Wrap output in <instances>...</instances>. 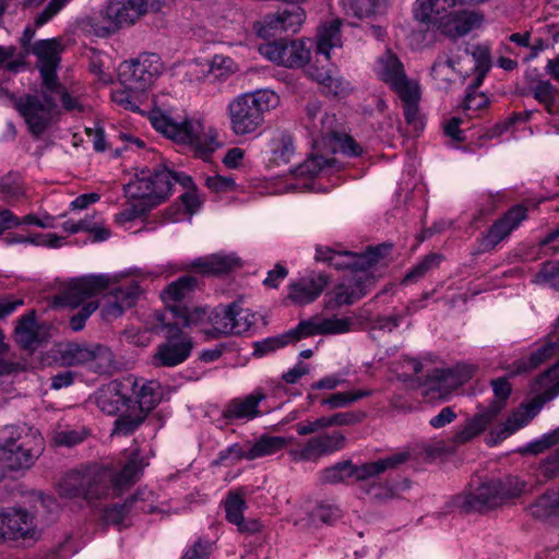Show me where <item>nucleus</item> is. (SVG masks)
I'll use <instances>...</instances> for the list:
<instances>
[{
	"instance_id": "f257e3e1",
	"label": "nucleus",
	"mask_w": 559,
	"mask_h": 559,
	"mask_svg": "<svg viewBox=\"0 0 559 559\" xmlns=\"http://www.w3.org/2000/svg\"><path fill=\"white\" fill-rule=\"evenodd\" d=\"M159 399L157 382L129 374L100 388L95 394V404L102 413L117 416L111 436L127 437L142 426Z\"/></svg>"
},
{
	"instance_id": "f03ea898",
	"label": "nucleus",
	"mask_w": 559,
	"mask_h": 559,
	"mask_svg": "<svg viewBox=\"0 0 559 559\" xmlns=\"http://www.w3.org/2000/svg\"><path fill=\"white\" fill-rule=\"evenodd\" d=\"M148 463L133 451L120 471L106 466H88L66 473L57 485L60 498L87 503L121 493L132 486Z\"/></svg>"
},
{
	"instance_id": "7ed1b4c3",
	"label": "nucleus",
	"mask_w": 559,
	"mask_h": 559,
	"mask_svg": "<svg viewBox=\"0 0 559 559\" xmlns=\"http://www.w3.org/2000/svg\"><path fill=\"white\" fill-rule=\"evenodd\" d=\"M459 3V0H417L414 15L416 20L455 40L479 28L484 22L481 13L468 9H456Z\"/></svg>"
},
{
	"instance_id": "20e7f679",
	"label": "nucleus",
	"mask_w": 559,
	"mask_h": 559,
	"mask_svg": "<svg viewBox=\"0 0 559 559\" xmlns=\"http://www.w3.org/2000/svg\"><path fill=\"white\" fill-rule=\"evenodd\" d=\"M150 120L154 129L176 143L190 146L195 156L207 160L219 147L217 134L205 128L199 120L185 119L181 122L160 110L152 111Z\"/></svg>"
},
{
	"instance_id": "39448f33",
	"label": "nucleus",
	"mask_w": 559,
	"mask_h": 559,
	"mask_svg": "<svg viewBox=\"0 0 559 559\" xmlns=\"http://www.w3.org/2000/svg\"><path fill=\"white\" fill-rule=\"evenodd\" d=\"M278 103V96L271 90L238 95L227 106L230 130L238 136L254 133L264 124L265 112Z\"/></svg>"
},
{
	"instance_id": "423d86ee",
	"label": "nucleus",
	"mask_w": 559,
	"mask_h": 559,
	"mask_svg": "<svg viewBox=\"0 0 559 559\" xmlns=\"http://www.w3.org/2000/svg\"><path fill=\"white\" fill-rule=\"evenodd\" d=\"M43 451V438L28 429L22 436L19 428L7 426L0 431V480L9 471L29 468Z\"/></svg>"
},
{
	"instance_id": "0eeeda50",
	"label": "nucleus",
	"mask_w": 559,
	"mask_h": 559,
	"mask_svg": "<svg viewBox=\"0 0 559 559\" xmlns=\"http://www.w3.org/2000/svg\"><path fill=\"white\" fill-rule=\"evenodd\" d=\"M537 384L542 390L537 397L539 404L521 405L515 409L503 424L489 431L486 441L488 445H497L526 426L538 414L542 404L559 395V361L538 377Z\"/></svg>"
},
{
	"instance_id": "6e6552de",
	"label": "nucleus",
	"mask_w": 559,
	"mask_h": 559,
	"mask_svg": "<svg viewBox=\"0 0 559 559\" xmlns=\"http://www.w3.org/2000/svg\"><path fill=\"white\" fill-rule=\"evenodd\" d=\"M179 314L176 306H168L157 317L160 332L165 337V342L158 345L153 357L154 365L157 367H175L190 356L192 340L182 331L183 328L190 326L180 323Z\"/></svg>"
},
{
	"instance_id": "1a4fd4ad",
	"label": "nucleus",
	"mask_w": 559,
	"mask_h": 559,
	"mask_svg": "<svg viewBox=\"0 0 559 559\" xmlns=\"http://www.w3.org/2000/svg\"><path fill=\"white\" fill-rule=\"evenodd\" d=\"M174 183H179L187 190L194 189L190 176L162 167L142 169L124 190L132 199L147 200L150 205H156L170 194Z\"/></svg>"
},
{
	"instance_id": "9d476101",
	"label": "nucleus",
	"mask_w": 559,
	"mask_h": 559,
	"mask_svg": "<svg viewBox=\"0 0 559 559\" xmlns=\"http://www.w3.org/2000/svg\"><path fill=\"white\" fill-rule=\"evenodd\" d=\"M491 385L495 393L492 403L467 418L452 437L442 439L450 454L481 435L504 407L511 394V384L507 378H498L491 381Z\"/></svg>"
},
{
	"instance_id": "9b49d317",
	"label": "nucleus",
	"mask_w": 559,
	"mask_h": 559,
	"mask_svg": "<svg viewBox=\"0 0 559 559\" xmlns=\"http://www.w3.org/2000/svg\"><path fill=\"white\" fill-rule=\"evenodd\" d=\"M444 454H450V452L442 440L431 443H416L384 459L367 462L361 465H354V477L357 480H367L378 477L386 471L394 469L409 461L425 462Z\"/></svg>"
},
{
	"instance_id": "f8f14e48",
	"label": "nucleus",
	"mask_w": 559,
	"mask_h": 559,
	"mask_svg": "<svg viewBox=\"0 0 559 559\" xmlns=\"http://www.w3.org/2000/svg\"><path fill=\"white\" fill-rule=\"evenodd\" d=\"M55 359L63 367H85L98 374H111L116 369L112 352L96 343L60 344Z\"/></svg>"
},
{
	"instance_id": "ddd939ff",
	"label": "nucleus",
	"mask_w": 559,
	"mask_h": 559,
	"mask_svg": "<svg viewBox=\"0 0 559 559\" xmlns=\"http://www.w3.org/2000/svg\"><path fill=\"white\" fill-rule=\"evenodd\" d=\"M14 108L25 120L29 132L39 138L49 127L57 98L41 85L40 95L25 94L14 99Z\"/></svg>"
},
{
	"instance_id": "4468645a",
	"label": "nucleus",
	"mask_w": 559,
	"mask_h": 559,
	"mask_svg": "<svg viewBox=\"0 0 559 559\" xmlns=\"http://www.w3.org/2000/svg\"><path fill=\"white\" fill-rule=\"evenodd\" d=\"M179 314V321L182 325L197 326L211 340L230 335V304L219 305L213 309L194 308L189 310L187 307L176 306Z\"/></svg>"
},
{
	"instance_id": "2eb2a0df",
	"label": "nucleus",
	"mask_w": 559,
	"mask_h": 559,
	"mask_svg": "<svg viewBox=\"0 0 559 559\" xmlns=\"http://www.w3.org/2000/svg\"><path fill=\"white\" fill-rule=\"evenodd\" d=\"M521 484L511 492L503 491L502 483L499 480H490L480 484L474 489L457 495L453 504L455 508L465 513L485 512L497 508L506 499L514 498L521 495Z\"/></svg>"
},
{
	"instance_id": "dca6fc26",
	"label": "nucleus",
	"mask_w": 559,
	"mask_h": 559,
	"mask_svg": "<svg viewBox=\"0 0 559 559\" xmlns=\"http://www.w3.org/2000/svg\"><path fill=\"white\" fill-rule=\"evenodd\" d=\"M163 63L156 53H141L136 59L119 66L118 78L122 86L144 92L162 73Z\"/></svg>"
},
{
	"instance_id": "f3484780",
	"label": "nucleus",
	"mask_w": 559,
	"mask_h": 559,
	"mask_svg": "<svg viewBox=\"0 0 559 559\" xmlns=\"http://www.w3.org/2000/svg\"><path fill=\"white\" fill-rule=\"evenodd\" d=\"M385 250V247H370L362 253H355L348 250L318 246L316 248V260L325 262L335 270L366 271L383 257Z\"/></svg>"
},
{
	"instance_id": "a211bd4d",
	"label": "nucleus",
	"mask_w": 559,
	"mask_h": 559,
	"mask_svg": "<svg viewBox=\"0 0 559 559\" xmlns=\"http://www.w3.org/2000/svg\"><path fill=\"white\" fill-rule=\"evenodd\" d=\"M262 56L286 68H300L310 59V49L304 40L278 39L259 47Z\"/></svg>"
},
{
	"instance_id": "6ab92c4d",
	"label": "nucleus",
	"mask_w": 559,
	"mask_h": 559,
	"mask_svg": "<svg viewBox=\"0 0 559 559\" xmlns=\"http://www.w3.org/2000/svg\"><path fill=\"white\" fill-rule=\"evenodd\" d=\"M527 218V207L523 204L512 206L502 217L497 219L487 233L477 239L475 253H485L493 250L502 240L516 229Z\"/></svg>"
},
{
	"instance_id": "aec40b11",
	"label": "nucleus",
	"mask_w": 559,
	"mask_h": 559,
	"mask_svg": "<svg viewBox=\"0 0 559 559\" xmlns=\"http://www.w3.org/2000/svg\"><path fill=\"white\" fill-rule=\"evenodd\" d=\"M345 443L346 438L340 431L321 433L292 449L290 456L295 462H317L325 455L342 450Z\"/></svg>"
},
{
	"instance_id": "412c9836",
	"label": "nucleus",
	"mask_w": 559,
	"mask_h": 559,
	"mask_svg": "<svg viewBox=\"0 0 559 559\" xmlns=\"http://www.w3.org/2000/svg\"><path fill=\"white\" fill-rule=\"evenodd\" d=\"M109 278L106 275H91L70 282L57 296L59 306L76 308L93 296L100 294L108 287Z\"/></svg>"
},
{
	"instance_id": "4be33fe9",
	"label": "nucleus",
	"mask_w": 559,
	"mask_h": 559,
	"mask_svg": "<svg viewBox=\"0 0 559 559\" xmlns=\"http://www.w3.org/2000/svg\"><path fill=\"white\" fill-rule=\"evenodd\" d=\"M63 40L61 37L39 39L35 41L29 53L37 58V67L43 80V86L55 84L58 80L57 68L61 61L63 51Z\"/></svg>"
},
{
	"instance_id": "5701e85b",
	"label": "nucleus",
	"mask_w": 559,
	"mask_h": 559,
	"mask_svg": "<svg viewBox=\"0 0 559 559\" xmlns=\"http://www.w3.org/2000/svg\"><path fill=\"white\" fill-rule=\"evenodd\" d=\"M305 20V12L300 7H292L282 12L269 14L255 24L257 34L261 38H270L282 32H298Z\"/></svg>"
},
{
	"instance_id": "b1692460",
	"label": "nucleus",
	"mask_w": 559,
	"mask_h": 559,
	"mask_svg": "<svg viewBox=\"0 0 559 559\" xmlns=\"http://www.w3.org/2000/svg\"><path fill=\"white\" fill-rule=\"evenodd\" d=\"M373 71L377 78L395 93L416 83L407 78L403 63L390 49H386L377 58Z\"/></svg>"
},
{
	"instance_id": "393cba45",
	"label": "nucleus",
	"mask_w": 559,
	"mask_h": 559,
	"mask_svg": "<svg viewBox=\"0 0 559 559\" xmlns=\"http://www.w3.org/2000/svg\"><path fill=\"white\" fill-rule=\"evenodd\" d=\"M371 280L367 276H354L350 280L344 281L333 287L325 295V308L334 311L342 306H349L366 296L368 293V285Z\"/></svg>"
},
{
	"instance_id": "a878e982",
	"label": "nucleus",
	"mask_w": 559,
	"mask_h": 559,
	"mask_svg": "<svg viewBox=\"0 0 559 559\" xmlns=\"http://www.w3.org/2000/svg\"><path fill=\"white\" fill-rule=\"evenodd\" d=\"M141 294L139 284L134 281L127 285L112 288L104 296L102 308L103 317L106 320H112L120 317L126 309L135 305Z\"/></svg>"
},
{
	"instance_id": "bb28decb",
	"label": "nucleus",
	"mask_w": 559,
	"mask_h": 559,
	"mask_svg": "<svg viewBox=\"0 0 559 559\" xmlns=\"http://www.w3.org/2000/svg\"><path fill=\"white\" fill-rule=\"evenodd\" d=\"M330 278L324 273H310L288 285V299L296 305L313 302L328 286Z\"/></svg>"
},
{
	"instance_id": "cd10ccee",
	"label": "nucleus",
	"mask_w": 559,
	"mask_h": 559,
	"mask_svg": "<svg viewBox=\"0 0 559 559\" xmlns=\"http://www.w3.org/2000/svg\"><path fill=\"white\" fill-rule=\"evenodd\" d=\"M148 11V0H109L106 17L116 28L134 24Z\"/></svg>"
},
{
	"instance_id": "c85d7f7f",
	"label": "nucleus",
	"mask_w": 559,
	"mask_h": 559,
	"mask_svg": "<svg viewBox=\"0 0 559 559\" xmlns=\"http://www.w3.org/2000/svg\"><path fill=\"white\" fill-rule=\"evenodd\" d=\"M153 496L151 491L138 490L129 497L123 503H116L105 509L104 519L108 524L121 526L127 516L132 512L150 513L152 507L146 504L145 501L148 497Z\"/></svg>"
},
{
	"instance_id": "c756f323",
	"label": "nucleus",
	"mask_w": 559,
	"mask_h": 559,
	"mask_svg": "<svg viewBox=\"0 0 559 559\" xmlns=\"http://www.w3.org/2000/svg\"><path fill=\"white\" fill-rule=\"evenodd\" d=\"M265 400V394L254 391L245 397H236L228 402L223 411V417L228 421H249L262 415L259 405Z\"/></svg>"
},
{
	"instance_id": "7c9ffc66",
	"label": "nucleus",
	"mask_w": 559,
	"mask_h": 559,
	"mask_svg": "<svg viewBox=\"0 0 559 559\" xmlns=\"http://www.w3.org/2000/svg\"><path fill=\"white\" fill-rule=\"evenodd\" d=\"M71 0H49L43 9H40L33 17L32 24L25 26L20 44L23 48L25 57L29 53L32 48V40L35 37L36 29L45 26L51 22L69 3Z\"/></svg>"
},
{
	"instance_id": "2f4dec72",
	"label": "nucleus",
	"mask_w": 559,
	"mask_h": 559,
	"mask_svg": "<svg viewBox=\"0 0 559 559\" xmlns=\"http://www.w3.org/2000/svg\"><path fill=\"white\" fill-rule=\"evenodd\" d=\"M296 147L293 135L286 130H276L272 133L265 154L270 167L286 165L295 155Z\"/></svg>"
},
{
	"instance_id": "473e14b6",
	"label": "nucleus",
	"mask_w": 559,
	"mask_h": 559,
	"mask_svg": "<svg viewBox=\"0 0 559 559\" xmlns=\"http://www.w3.org/2000/svg\"><path fill=\"white\" fill-rule=\"evenodd\" d=\"M190 265L202 275H219L239 267L240 260L233 254L215 253L198 258Z\"/></svg>"
},
{
	"instance_id": "72a5a7b5",
	"label": "nucleus",
	"mask_w": 559,
	"mask_h": 559,
	"mask_svg": "<svg viewBox=\"0 0 559 559\" xmlns=\"http://www.w3.org/2000/svg\"><path fill=\"white\" fill-rule=\"evenodd\" d=\"M475 368L459 364L453 368L435 369L430 379L437 382L438 389L452 391L466 383L474 376Z\"/></svg>"
},
{
	"instance_id": "f704fd0d",
	"label": "nucleus",
	"mask_w": 559,
	"mask_h": 559,
	"mask_svg": "<svg viewBox=\"0 0 559 559\" xmlns=\"http://www.w3.org/2000/svg\"><path fill=\"white\" fill-rule=\"evenodd\" d=\"M39 330L40 326L36 321L35 310L21 316L14 329L16 343L23 349H34L43 341Z\"/></svg>"
},
{
	"instance_id": "c9c22d12",
	"label": "nucleus",
	"mask_w": 559,
	"mask_h": 559,
	"mask_svg": "<svg viewBox=\"0 0 559 559\" xmlns=\"http://www.w3.org/2000/svg\"><path fill=\"white\" fill-rule=\"evenodd\" d=\"M246 502L238 493H229L225 502L226 519L235 524L241 533L253 534L261 530V524L257 520H246L243 511Z\"/></svg>"
},
{
	"instance_id": "e433bc0d",
	"label": "nucleus",
	"mask_w": 559,
	"mask_h": 559,
	"mask_svg": "<svg viewBox=\"0 0 559 559\" xmlns=\"http://www.w3.org/2000/svg\"><path fill=\"white\" fill-rule=\"evenodd\" d=\"M341 169V164L334 157L328 158L320 154H311L293 173L296 177L313 178L320 175H332Z\"/></svg>"
},
{
	"instance_id": "4c0bfd02",
	"label": "nucleus",
	"mask_w": 559,
	"mask_h": 559,
	"mask_svg": "<svg viewBox=\"0 0 559 559\" xmlns=\"http://www.w3.org/2000/svg\"><path fill=\"white\" fill-rule=\"evenodd\" d=\"M341 25L342 21L335 19L319 28L316 55L322 57L324 61L331 59L330 51L333 48H340L342 46Z\"/></svg>"
},
{
	"instance_id": "58836bf2",
	"label": "nucleus",
	"mask_w": 559,
	"mask_h": 559,
	"mask_svg": "<svg viewBox=\"0 0 559 559\" xmlns=\"http://www.w3.org/2000/svg\"><path fill=\"white\" fill-rule=\"evenodd\" d=\"M559 352V336L549 334L543 343L527 357V359L519 360L518 370L528 371L537 368L544 362L551 359Z\"/></svg>"
},
{
	"instance_id": "ea45409f",
	"label": "nucleus",
	"mask_w": 559,
	"mask_h": 559,
	"mask_svg": "<svg viewBox=\"0 0 559 559\" xmlns=\"http://www.w3.org/2000/svg\"><path fill=\"white\" fill-rule=\"evenodd\" d=\"M7 539L25 538L34 528L33 516L25 510L3 511Z\"/></svg>"
},
{
	"instance_id": "a19ab883",
	"label": "nucleus",
	"mask_w": 559,
	"mask_h": 559,
	"mask_svg": "<svg viewBox=\"0 0 559 559\" xmlns=\"http://www.w3.org/2000/svg\"><path fill=\"white\" fill-rule=\"evenodd\" d=\"M526 511L536 520L559 518V488L538 496Z\"/></svg>"
},
{
	"instance_id": "79ce46f5",
	"label": "nucleus",
	"mask_w": 559,
	"mask_h": 559,
	"mask_svg": "<svg viewBox=\"0 0 559 559\" xmlns=\"http://www.w3.org/2000/svg\"><path fill=\"white\" fill-rule=\"evenodd\" d=\"M403 103L404 117L408 124H414L416 129L421 128L423 123L418 117V103L420 99V90L417 83L406 86L396 92Z\"/></svg>"
},
{
	"instance_id": "37998d69",
	"label": "nucleus",
	"mask_w": 559,
	"mask_h": 559,
	"mask_svg": "<svg viewBox=\"0 0 559 559\" xmlns=\"http://www.w3.org/2000/svg\"><path fill=\"white\" fill-rule=\"evenodd\" d=\"M260 319V314L252 312L248 308H242L237 302L230 304V330L229 333L241 335L250 331Z\"/></svg>"
},
{
	"instance_id": "c03bdc74",
	"label": "nucleus",
	"mask_w": 559,
	"mask_h": 559,
	"mask_svg": "<svg viewBox=\"0 0 559 559\" xmlns=\"http://www.w3.org/2000/svg\"><path fill=\"white\" fill-rule=\"evenodd\" d=\"M198 280L192 275H183L178 280L171 282L162 293V298L165 302L181 301L189 298L198 287Z\"/></svg>"
},
{
	"instance_id": "a18cd8bd",
	"label": "nucleus",
	"mask_w": 559,
	"mask_h": 559,
	"mask_svg": "<svg viewBox=\"0 0 559 559\" xmlns=\"http://www.w3.org/2000/svg\"><path fill=\"white\" fill-rule=\"evenodd\" d=\"M286 445V439L280 436H261L254 443H248L247 460L275 454Z\"/></svg>"
},
{
	"instance_id": "49530a36",
	"label": "nucleus",
	"mask_w": 559,
	"mask_h": 559,
	"mask_svg": "<svg viewBox=\"0 0 559 559\" xmlns=\"http://www.w3.org/2000/svg\"><path fill=\"white\" fill-rule=\"evenodd\" d=\"M535 84L531 85V92L534 98L542 105L548 114L555 115L559 110L557 105V97L559 94L558 88L549 81L536 80Z\"/></svg>"
},
{
	"instance_id": "de8ad7c7",
	"label": "nucleus",
	"mask_w": 559,
	"mask_h": 559,
	"mask_svg": "<svg viewBox=\"0 0 559 559\" xmlns=\"http://www.w3.org/2000/svg\"><path fill=\"white\" fill-rule=\"evenodd\" d=\"M385 2L386 0H342V5L347 14L364 19L380 13Z\"/></svg>"
},
{
	"instance_id": "09e8293b",
	"label": "nucleus",
	"mask_w": 559,
	"mask_h": 559,
	"mask_svg": "<svg viewBox=\"0 0 559 559\" xmlns=\"http://www.w3.org/2000/svg\"><path fill=\"white\" fill-rule=\"evenodd\" d=\"M371 393L372 392L370 390L336 392L329 395L328 397L321 399L320 404L328 407L329 409L342 408L364 397L370 396Z\"/></svg>"
},
{
	"instance_id": "8fccbe9b",
	"label": "nucleus",
	"mask_w": 559,
	"mask_h": 559,
	"mask_svg": "<svg viewBox=\"0 0 559 559\" xmlns=\"http://www.w3.org/2000/svg\"><path fill=\"white\" fill-rule=\"evenodd\" d=\"M456 64H459L456 59L448 55L439 56L431 67V75L435 80L449 84L454 80Z\"/></svg>"
},
{
	"instance_id": "3c124183",
	"label": "nucleus",
	"mask_w": 559,
	"mask_h": 559,
	"mask_svg": "<svg viewBox=\"0 0 559 559\" xmlns=\"http://www.w3.org/2000/svg\"><path fill=\"white\" fill-rule=\"evenodd\" d=\"M25 67V53L19 50L16 46H0V68L7 71L17 73Z\"/></svg>"
},
{
	"instance_id": "603ef678",
	"label": "nucleus",
	"mask_w": 559,
	"mask_h": 559,
	"mask_svg": "<svg viewBox=\"0 0 559 559\" xmlns=\"http://www.w3.org/2000/svg\"><path fill=\"white\" fill-rule=\"evenodd\" d=\"M354 477V464L352 461L337 462L321 471V480L325 484H337Z\"/></svg>"
},
{
	"instance_id": "864d4df0",
	"label": "nucleus",
	"mask_w": 559,
	"mask_h": 559,
	"mask_svg": "<svg viewBox=\"0 0 559 559\" xmlns=\"http://www.w3.org/2000/svg\"><path fill=\"white\" fill-rule=\"evenodd\" d=\"M442 260L439 253H429L425 255L416 265H414L404 276V283L417 282L424 277L428 271L437 267Z\"/></svg>"
},
{
	"instance_id": "5fc2aeb1",
	"label": "nucleus",
	"mask_w": 559,
	"mask_h": 559,
	"mask_svg": "<svg viewBox=\"0 0 559 559\" xmlns=\"http://www.w3.org/2000/svg\"><path fill=\"white\" fill-rule=\"evenodd\" d=\"M0 194L3 200H16L24 194L22 177L17 173H9L0 180Z\"/></svg>"
},
{
	"instance_id": "6e6d98bb",
	"label": "nucleus",
	"mask_w": 559,
	"mask_h": 559,
	"mask_svg": "<svg viewBox=\"0 0 559 559\" xmlns=\"http://www.w3.org/2000/svg\"><path fill=\"white\" fill-rule=\"evenodd\" d=\"M44 87L50 92V95H53L55 97L58 96L60 98L64 110L78 112L84 111V106L80 103L79 98L69 94L67 88L58 80L55 81V84H47Z\"/></svg>"
},
{
	"instance_id": "4d7b16f0",
	"label": "nucleus",
	"mask_w": 559,
	"mask_h": 559,
	"mask_svg": "<svg viewBox=\"0 0 559 559\" xmlns=\"http://www.w3.org/2000/svg\"><path fill=\"white\" fill-rule=\"evenodd\" d=\"M320 335L343 334L350 331L353 321L349 318H338L336 316L329 318L319 317Z\"/></svg>"
},
{
	"instance_id": "13d9d810",
	"label": "nucleus",
	"mask_w": 559,
	"mask_h": 559,
	"mask_svg": "<svg viewBox=\"0 0 559 559\" xmlns=\"http://www.w3.org/2000/svg\"><path fill=\"white\" fill-rule=\"evenodd\" d=\"M319 317H312L308 320L300 321L296 328L287 331V336L290 343L298 342L302 338L320 335Z\"/></svg>"
},
{
	"instance_id": "bf43d9fd",
	"label": "nucleus",
	"mask_w": 559,
	"mask_h": 559,
	"mask_svg": "<svg viewBox=\"0 0 559 559\" xmlns=\"http://www.w3.org/2000/svg\"><path fill=\"white\" fill-rule=\"evenodd\" d=\"M465 52L471 55L474 60V69L477 73L486 75L491 67L490 50L486 46L476 45L469 48L465 45Z\"/></svg>"
},
{
	"instance_id": "052dcab7",
	"label": "nucleus",
	"mask_w": 559,
	"mask_h": 559,
	"mask_svg": "<svg viewBox=\"0 0 559 559\" xmlns=\"http://www.w3.org/2000/svg\"><path fill=\"white\" fill-rule=\"evenodd\" d=\"M559 443V427L549 433H545L538 440L532 441L519 450L521 454H539L550 447Z\"/></svg>"
},
{
	"instance_id": "680f3d73",
	"label": "nucleus",
	"mask_w": 559,
	"mask_h": 559,
	"mask_svg": "<svg viewBox=\"0 0 559 559\" xmlns=\"http://www.w3.org/2000/svg\"><path fill=\"white\" fill-rule=\"evenodd\" d=\"M534 282L549 284L551 288L559 290V261L543 263Z\"/></svg>"
},
{
	"instance_id": "e2e57ef3",
	"label": "nucleus",
	"mask_w": 559,
	"mask_h": 559,
	"mask_svg": "<svg viewBox=\"0 0 559 559\" xmlns=\"http://www.w3.org/2000/svg\"><path fill=\"white\" fill-rule=\"evenodd\" d=\"M142 91L131 90L128 87L116 90L111 94L112 100L122 106L124 109L135 111L139 109V96Z\"/></svg>"
},
{
	"instance_id": "0e129e2a",
	"label": "nucleus",
	"mask_w": 559,
	"mask_h": 559,
	"mask_svg": "<svg viewBox=\"0 0 559 559\" xmlns=\"http://www.w3.org/2000/svg\"><path fill=\"white\" fill-rule=\"evenodd\" d=\"M290 344L287 333H284L278 336L267 337L261 342H257L254 344L253 354L257 356H264L269 353H272L276 349H280L286 345Z\"/></svg>"
},
{
	"instance_id": "69168bd1",
	"label": "nucleus",
	"mask_w": 559,
	"mask_h": 559,
	"mask_svg": "<svg viewBox=\"0 0 559 559\" xmlns=\"http://www.w3.org/2000/svg\"><path fill=\"white\" fill-rule=\"evenodd\" d=\"M313 518L325 524H334L342 518V511L335 504L320 503L313 511Z\"/></svg>"
},
{
	"instance_id": "338daca9",
	"label": "nucleus",
	"mask_w": 559,
	"mask_h": 559,
	"mask_svg": "<svg viewBox=\"0 0 559 559\" xmlns=\"http://www.w3.org/2000/svg\"><path fill=\"white\" fill-rule=\"evenodd\" d=\"M213 548L214 544L212 542L199 538L181 559H209Z\"/></svg>"
},
{
	"instance_id": "774afa93",
	"label": "nucleus",
	"mask_w": 559,
	"mask_h": 559,
	"mask_svg": "<svg viewBox=\"0 0 559 559\" xmlns=\"http://www.w3.org/2000/svg\"><path fill=\"white\" fill-rule=\"evenodd\" d=\"M539 474L546 479L555 478L559 475V450L547 456L539 466Z\"/></svg>"
}]
</instances>
